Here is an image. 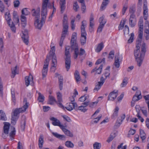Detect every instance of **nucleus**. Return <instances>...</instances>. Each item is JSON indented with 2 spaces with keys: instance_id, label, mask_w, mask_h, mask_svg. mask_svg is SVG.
Instances as JSON below:
<instances>
[{
  "instance_id": "nucleus-55",
  "label": "nucleus",
  "mask_w": 149,
  "mask_h": 149,
  "mask_svg": "<svg viewBox=\"0 0 149 149\" xmlns=\"http://www.w3.org/2000/svg\"><path fill=\"white\" fill-rule=\"evenodd\" d=\"M134 35L133 33H132L131 34V36L129 39L128 40V43H131L133 41Z\"/></svg>"
},
{
  "instance_id": "nucleus-50",
  "label": "nucleus",
  "mask_w": 149,
  "mask_h": 149,
  "mask_svg": "<svg viewBox=\"0 0 149 149\" xmlns=\"http://www.w3.org/2000/svg\"><path fill=\"white\" fill-rule=\"evenodd\" d=\"M79 110L84 112H85L87 110V109L85 108L84 106H83L78 107L77 109L76 108V110Z\"/></svg>"
},
{
  "instance_id": "nucleus-26",
  "label": "nucleus",
  "mask_w": 149,
  "mask_h": 149,
  "mask_svg": "<svg viewBox=\"0 0 149 149\" xmlns=\"http://www.w3.org/2000/svg\"><path fill=\"white\" fill-rule=\"evenodd\" d=\"M138 25L139 26V33L140 31H142V33L143 34V22L142 19H140L139 21Z\"/></svg>"
},
{
  "instance_id": "nucleus-54",
  "label": "nucleus",
  "mask_w": 149,
  "mask_h": 149,
  "mask_svg": "<svg viewBox=\"0 0 149 149\" xmlns=\"http://www.w3.org/2000/svg\"><path fill=\"white\" fill-rule=\"evenodd\" d=\"M134 35L133 33H132L131 34V36L129 39L128 40V43H131L133 41Z\"/></svg>"
},
{
  "instance_id": "nucleus-9",
  "label": "nucleus",
  "mask_w": 149,
  "mask_h": 149,
  "mask_svg": "<svg viewBox=\"0 0 149 149\" xmlns=\"http://www.w3.org/2000/svg\"><path fill=\"white\" fill-rule=\"evenodd\" d=\"M63 31L64 32H68V18L67 15H64L63 20Z\"/></svg>"
},
{
  "instance_id": "nucleus-39",
  "label": "nucleus",
  "mask_w": 149,
  "mask_h": 149,
  "mask_svg": "<svg viewBox=\"0 0 149 149\" xmlns=\"http://www.w3.org/2000/svg\"><path fill=\"white\" fill-rule=\"evenodd\" d=\"M17 68V66H16L13 69H12V74L11 77L12 78L14 77L16 74L18 73H17L16 70Z\"/></svg>"
},
{
  "instance_id": "nucleus-18",
  "label": "nucleus",
  "mask_w": 149,
  "mask_h": 149,
  "mask_svg": "<svg viewBox=\"0 0 149 149\" xmlns=\"http://www.w3.org/2000/svg\"><path fill=\"white\" fill-rule=\"evenodd\" d=\"M25 84L26 86H29L31 81L32 82V83H31V84L32 85L33 84V77L32 75H31V80L30 79V77L29 76H26L25 77Z\"/></svg>"
},
{
  "instance_id": "nucleus-57",
  "label": "nucleus",
  "mask_w": 149,
  "mask_h": 149,
  "mask_svg": "<svg viewBox=\"0 0 149 149\" xmlns=\"http://www.w3.org/2000/svg\"><path fill=\"white\" fill-rule=\"evenodd\" d=\"M72 105L73 104H72V103H69L68 106L66 107L65 108L68 110L70 111H71L73 109Z\"/></svg>"
},
{
  "instance_id": "nucleus-28",
  "label": "nucleus",
  "mask_w": 149,
  "mask_h": 149,
  "mask_svg": "<svg viewBox=\"0 0 149 149\" xmlns=\"http://www.w3.org/2000/svg\"><path fill=\"white\" fill-rule=\"evenodd\" d=\"M128 83V78L127 77H125L124 78L122 83L120 84V86L121 87H125Z\"/></svg>"
},
{
  "instance_id": "nucleus-14",
  "label": "nucleus",
  "mask_w": 149,
  "mask_h": 149,
  "mask_svg": "<svg viewBox=\"0 0 149 149\" xmlns=\"http://www.w3.org/2000/svg\"><path fill=\"white\" fill-rule=\"evenodd\" d=\"M50 120L53 121L52 123L54 125L59 126L61 129L63 126V125L61 124L59 120L54 117H52L51 118Z\"/></svg>"
},
{
  "instance_id": "nucleus-48",
  "label": "nucleus",
  "mask_w": 149,
  "mask_h": 149,
  "mask_svg": "<svg viewBox=\"0 0 149 149\" xmlns=\"http://www.w3.org/2000/svg\"><path fill=\"white\" fill-rule=\"evenodd\" d=\"M3 86L2 82L1 79L0 77V94L1 96L3 95Z\"/></svg>"
},
{
  "instance_id": "nucleus-7",
  "label": "nucleus",
  "mask_w": 149,
  "mask_h": 149,
  "mask_svg": "<svg viewBox=\"0 0 149 149\" xmlns=\"http://www.w3.org/2000/svg\"><path fill=\"white\" fill-rule=\"evenodd\" d=\"M55 48L54 46H53L51 48V49L49 52V54L47 55V56H48V60H49V58H51L52 60H57V58L55 54Z\"/></svg>"
},
{
  "instance_id": "nucleus-46",
  "label": "nucleus",
  "mask_w": 149,
  "mask_h": 149,
  "mask_svg": "<svg viewBox=\"0 0 149 149\" xmlns=\"http://www.w3.org/2000/svg\"><path fill=\"white\" fill-rule=\"evenodd\" d=\"M144 36L146 40L149 39V30L148 29H146L144 31Z\"/></svg>"
},
{
  "instance_id": "nucleus-38",
  "label": "nucleus",
  "mask_w": 149,
  "mask_h": 149,
  "mask_svg": "<svg viewBox=\"0 0 149 149\" xmlns=\"http://www.w3.org/2000/svg\"><path fill=\"white\" fill-rule=\"evenodd\" d=\"M114 64L116 68H119L120 63L119 61V59L118 57L117 58L116 57H115V61Z\"/></svg>"
},
{
  "instance_id": "nucleus-37",
  "label": "nucleus",
  "mask_w": 149,
  "mask_h": 149,
  "mask_svg": "<svg viewBox=\"0 0 149 149\" xmlns=\"http://www.w3.org/2000/svg\"><path fill=\"white\" fill-rule=\"evenodd\" d=\"M74 59H76L79 55V49L77 46L74 47Z\"/></svg>"
},
{
  "instance_id": "nucleus-6",
  "label": "nucleus",
  "mask_w": 149,
  "mask_h": 149,
  "mask_svg": "<svg viewBox=\"0 0 149 149\" xmlns=\"http://www.w3.org/2000/svg\"><path fill=\"white\" fill-rule=\"evenodd\" d=\"M99 21L100 24L97 29V32H101L106 23L107 21L104 19V16L103 15L99 18Z\"/></svg>"
},
{
  "instance_id": "nucleus-41",
  "label": "nucleus",
  "mask_w": 149,
  "mask_h": 149,
  "mask_svg": "<svg viewBox=\"0 0 149 149\" xmlns=\"http://www.w3.org/2000/svg\"><path fill=\"white\" fill-rule=\"evenodd\" d=\"M142 96H138L135 94L132 98V100L134 102L138 101L141 99Z\"/></svg>"
},
{
  "instance_id": "nucleus-19",
  "label": "nucleus",
  "mask_w": 149,
  "mask_h": 149,
  "mask_svg": "<svg viewBox=\"0 0 149 149\" xmlns=\"http://www.w3.org/2000/svg\"><path fill=\"white\" fill-rule=\"evenodd\" d=\"M125 118V114L123 115L120 117V119H119V118H118L117 120V122L116 123L115 126H117L118 127H119L120 126V125L122 124V122L123 121V120Z\"/></svg>"
},
{
  "instance_id": "nucleus-49",
  "label": "nucleus",
  "mask_w": 149,
  "mask_h": 149,
  "mask_svg": "<svg viewBox=\"0 0 149 149\" xmlns=\"http://www.w3.org/2000/svg\"><path fill=\"white\" fill-rule=\"evenodd\" d=\"M136 10L135 6V5H134L131 7L130 8V13H131L132 14H134Z\"/></svg>"
},
{
  "instance_id": "nucleus-60",
  "label": "nucleus",
  "mask_w": 149,
  "mask_h": 149,
  "mask_svg": "<svg viewBox=\"0 0 149 149\" xmlns=\"http://www.w3.org/2000/svg\"><path fill=\"white\" fill-rule=\"evenodd\" d=\"M11 28V30L12 31L15 33V26L14 24L13 23V22H12V24H10V25H9Z\"/></svg>"
},
{
  "instance_id": "nucleus-53",
  "label": "nucleus",
  "mask_w": 149,
  "mask_h": 149,
  "mask_svg": "<svg viewBox=\"0 0 149 149\" xmlns=\"http://www.w3.org/2000/svg\"><path fill=\"white\" fill-rule=\"evenodd\" d=\"M102 65H101L98 68H97L96 72L95 73V74L97 73L98 74H100L102 72Z\"/></svg>"
},
{
  "instance_id": "nucleus-56",
  "label": "nucleus",
  "mask_w": 149,
  "mask_h": 149,
  "mask_svg": "<svg viewBox=\"0 0 149 149\" xmlns=\"http://www.w3.org/2000/svg\"><path fill=\"white\" fill-rule=\"evenodd\" d=\"M102 86L101 84L98 83V84L95 86L94 88L93 91H98L101 88V86Z\"/></svg>"
},
{
  "instance_id": "nucleus-59",
  "label": "nucleus",
  "mask_w": 149,
  "mask_h": 149,
  "mask_svg": "<svg viewBox=\"0 0 149 149\" xmlns=\"http://www.w3.org/2000/svg\"><path fill=\"white\" fill-rule=\"evenodd\" d=\"M79 8V6L77 1L75 2L73 5V9L75 11H77Z\"/></svg>"
},
{
  "instance_id": "nucleus-3",
  "label": "nucleus",
  "mask_w": 149,
  "mask_h": 149,
  "mask_svg": "<svg viewBox=\"0 0 149 149\" xmlns=\"http://www.w3.org/2000/svg\"><path fill=\"white\" fill-rule=\"evenodd\" d=\"M40 8H38L36 10L33 9L31 11L32 15L35 17L34 25L36 28L39 30L41 29L42 26V23L40 21Z\"/></svg>"
},
{
  "instance_id": "nucleus-11",
  "label": "nucleus",
  "mask_w": 149,
  "mask_h": 149,
  "mask_svg": "<svg viewBox=\"0 0 149 149\" xmlns=\"http://www.w3.org/2000/svg\"><path fill=\"white\" fill-rule=\"evenodd\" d=\"M136 19L135 15L134 14H131L129 19V24L132 27H134L136 25Z\"/></svg>"
},
{
  "instance_id": "nucleus-2",
  "label": "nucleus",
  "mask_w": 149,
  "mask_h": 149,
  "mask_svg": "<svg viewBox=\"0 0 149 149\" xmlns=\"http://www.w3.org/2000/svg\"><path fill=\"white\" fill-rule=\"evenodd\" d=\"M25 104L21 108L16 109L13 111V114L12 116L11 123L13 125H15L16 123V122L18 118V114L20 113H23L24 112L26 109L28 108V103L27 102L26 98H24V101Z\"/></svg>"
},
{
  "instance_id": "nucleus-51",
  "label": "nucleus",
  "mask_w": 149,
  "mask_h": 149,
  "mask_svg": "<svg viewBox=\"0 0 149 149\" xmlns=\"http://www.w3.org/2000/svg\"><path fill=\"white\" fill-rule=\"evenodd\" d=\"M101 146V144L97 142H95L93 144L94 149H100Z\"/></svg>"
},
{
  "instance_id": "nucleus-20",
  "label": "nucleus",
  "mask_w": 149,
  "mask_h": 149,
  "mask_svg": "<svg viewBox=\"0 0 149 149\" xmlns=\"http://www.w3.org/2000/svg\"><path fill=\"white\" fill-rule=\"evenodd\" d=\"M57 65V60H52V64L51 70L52 72H54L56 70Z\"/></svg>"
},
{
  "instance_id": "nucleus-17",
  "label": "nucleus",
  "mask_w": 149,
  "mask_h": 149,
  "mask_svg": "<svg viewBox=\"0 0 149 149\" xmlns=\"http://www.w3.org/2000/svg\"><path fill=\"white\" fill-rule=\"evenodd\" d=\"M3 123L4 124L3 128L4 133L6 134H8V133L10 124L6 122H4Z\"/></svg>"
},
{
  "instance_id": "nucleus-1",
  "label": "nucleus",
  "mask_w": 149,
  "mask_h": 149,
  "mask_svg": "<svg viewBox=\"0 0 149 149\" xmlns=\"http://www.w3.org/2000/svg\"><path fill=\"white\" fill-rule=\"evenodd\" d=\"M138 37L137 38L136 43V49L134 51V56L136 60L137 65L139 67H140L142 63L144 57L146 52V44L143 43L141 47V50L140 52V46L141 42L142 39L143 37V34L142 31H140L139 33Z\"/></svg>"
},
{
  "instance_id": "nucleus-61",
  "label": "nucleus",
  "mask_w": 149,
  "mask_h": 149,
  "mask_svg": "<svg viewBox=\"0 0 149 149\" xmlns=\"http://www.w3.org/2000/svg\"><path fill=\"white\" fill-rule=\"evenodd\" d=\"M11 93L12 94V100L14 103V104L15 105V94L14 92L12 91H11Z\"/></svg>"
},
{
  "instance_id": "nucleus-58",
  "label": "nucleus",
  "mask_w": 149,
  "mask_h": 149,
  "mask_svg": "<svg viewBox=\"0 0 149 149\" xmlns=\"http://www.w3.org/2000/svg\"><path fill=\"white\" fill-rule=\"evenodd\" d=\"M58 101V102H61L62 101V95L60 93H57Z\"/></svg>"
},
{
  "instance_id": "nucleus-63",
  "label": "nucleus",
  "mask_w": 149,
  "mask_h": 149,
  "mask_svg": "<svg viewBox=\"0 0 149 149\" xmlns=\"http://www.w3.org/2000/svg\"><path fill=\"white\" fill-rule=\"evenodd\" d=\"M140 112L139 111H138V113L136 115V116L138 117V119L141 121V122H143L144 121V119L140 115Z\"/></svg>"
},
{
  "instance_id": "nucleus-13",
  "label": "nucleus",
  "mask_w": 149,
  "mask_h": 149,
  "mask_svg": "<svg viewBox=\"0 0 149 149\" xmlns=\"http://www.w3.org/2000/svg\"><path fill=\"white\" fill-rule=\"evenodd\" d=\"M77 34L76 33L74 32L72 35L71 40V47L72 49H74V47L77 46V44L75 42V41L74 40L77 37Z\"/></svg>"
},
{
  "instance_id": "nucleus-31",
  "label": "nucleus",
  "mask_w": 149,
  "mask_h": 149,
  "mask_svg": "<svg viewBox=\"0 0 149 149\" xmlns=\"http://www.w3.org/2000/svg\"><path fill=\"white\" fill-rule=\"evenodd\" d=\"M43 143V138L42 135H40L39 139V146L40 148H41L42 147Z\"/></svg>"
},
{
  "instance_id": "nucleus-35",
  "label": "nucleus",
  "mask_w": 149,
  "mask_h": 149,
  "mask_svg": "<svg viewBox=\"0 0 149 149\" xmlns=\"http://www.w3.org/2000/svg\"><path fill=\"white\" fill-rule=\"evenodd\" d=\"M140 136L142 141L144 140L146 138V134L144 131L142 130H140Z\"/></svg>"
},
{
  "instance_id": "nucleus-21",
  "label": "nucleus",
  "mask_w": 149,
  "mask_h": 149,
  "mask_svg": "<svg viewBox=\"0 0 149 149\" xmlns=\"http://www.w3.org/2000/svg\"><path fill=\"white\" fill-rule=\"evenodd\" d=\"M62 131L67 136H69L70 137H72L73 136V134L70 132L65 128V127L63 126V127L61 128Z\"/></svg>"
},
{
  "instance_id": "nucleus-62",
  "label": "nucleus",
  "mask_w": 149,
  "mask_h": 149,
  "mask_svg": "<svg viewBox=\"0 0 149 149\" xmlns=\"http://www.w3.org/2000/svg\"><path fill=\"white\" fill-rule=\"evenodd\" d=\"M4 6L2 2L0 0V11L2 12L3 11Z\"/></svg>"
},
{
  "instance_id": "nucleus-44",
  "label": "nucleus",
  "mask_w": 149,
  "mask_h": 149,
  "mask_svg": "<svg viewBox=\"0 0 149 149\" xmlns=\"http://www.w3.org/2000/svg\"><path fill=\"white\" fill-rule=\"evenodd\" d=\"M5 17L7 21L8 22V24L9 25H10V21L11 20L10 16V14L8 13V15H7L6 14L5 15Z\"/></svg>"
},
{
  "instance_id": "nucleus-30",
  "label": "nucleus",
  "mask_w": 149,
  "mask_h": 149,
  "mask_svg": "<svg viewBox=\"0 0 149 149\" xmlns=\"http://www.w3.org/2000/svg\"><path fill=\"white\" fill-rule=\"evenodd\" d=\"M74 75L76 81L77 82L80 81L81 79L78 70H76L75 71Z\"/></svg>"
},
{
  "instance_id": "nucleus-27",
  "label": "nucleus",
  "mask_w": 149,
  "mask_h": 149,
  "mask_svg": "<svg viewBox=\"0 0 149 149\" xmlns=\"http://www.w3.org/2000/svg\"><path fill=\"white\" fill-rule=\"evenodd\" d=\"M7 120V118L5 113L1 110H0V120L5 121Z\"/></svg>"
},
{
  "instance_id": "nucleus-33",
  "label": "nucleus",
  "mask_w": 149,
  "mask_h": 149,
  "mask_svg": "<svg viewBox=\"0 0 149 149\" xmlns=\"http://www.w3.org/2000/svg\"><path fill=\"white\" fill-rule=\"evenodd\" d=\"M52 134L56 138L62 139L63 138H65V136L64 135L59 134L57 133L52 132Z\"/></svg>"
},
{
  "instance_id": "nucleus-8",
  "label": "nucleus",
  "mask_w": 149,
  "mask_h": 149,
  "mask_svg": "<svg viewBox=\"0 0 149 149\" xmlns=\"http://www.w3.org/2000/svg\"><path fill=\"white\" fill-rule=\"evenodd\" d=\"M23 35L22 38L23 42L27 45L29 43V35L28 31L26 29H24V31L22 32Z\"/></svg>"
},
{
  "instance_id": "nucleus-10",
  "label": "nucleus",
  "mask_w": 149,
  "mask_h": 149,
  "mask_svg": "<svg viewBox=\"0 0 149 149\" xmlns=\"http://www.w3.org/2000/svg\"><path fill=\"white\" fill-rule=\"evenodd\" d=\"M65 65L67 71H68L70 69L71 63V56H65Z\"/></svg>"
},
{
  "instance_id": "nucleus-43",
  "label": "nucleus",
  "mask_w": 149,
  "mask_h": 149,
  "mask_svg": "<svg viewBox=\"0 0 149 149\" xmlns=\"http://www.w3.org/2000/svg\"><path fill=\"white\" fill-rule=\"evenodd\" d=\"M39 96L38 97V100L40 102H42L44 100L45 97L42 95L40 93H38Z\"/></svg>"
},
{
  "instance_id": "nucleus-24",
  "label": "nucleus",
  "mask_w": 149,
  "mask_h": 149,
  "mask_svg": "<svg viewBox=\"0 0 149 149\" xmlns=\"http://www.w3.org/2000/svg\"><path fill=\"white\" fill-rule=\"evenodd\" d=\"M67 32H64L63 31H62L59 42V45L61 47L62 46L63 41L65 39Z\"/></svg>"
},
{
  "instance_id": "nucleus-32",
  "label": "nucleus",
  "mask_w": 149,
  "mask_h": 149,
  "mask_svg": "<svg viewBox=\"0 0 149 149\" xmlns=\"http://www.w3.org/2000/svg\"><path fill=\"white\" fill-rule=\"evenodd\" d=\"M81 32H86L85 30V26L87 25L86 21L85 20H83L81 22Z\"/></svg>"
},
{
  "instance_id": "nucleus-29",
  "label": "nucleus",
  "mask_w": 149,
  "mask_h": 149,
  "mask_svg": "<svg viewBox=\"0 0 149 149\" xmlns=\"http://www.w3.org/2000/svg\"><path fill=\"white\" fill-rule=\"evenodd\" d=\"M104 47V44L103 42H101L97 46L95 49L96 52H100L103 49Z\"/></svg>"
},
{
  "instance_id": "nucleus-22",
  "label": "nucleus",
  "mask_w": 149,
  "mask_h": 149,
  "mask_svg": "<svg viewBox=\"0 0 149 149\" xmlns=\"http://www.w3.org/2000/svg\"><path fill=\"white\" fill-rule=\"evenodd\" d=\"M65 0H60V4L61 6V12L63 13L65 8Z\"/></svg>"
},
{
  "instance_id": "nucleus-25",
  "label": "nucleus",
  "mask_w": 149,
  "mask_h": 149,
  "mask_svg": "<svg viewBox=\"0 0 149 149\" xmlns=\"http://www.w3.org/2000/svg\"><path fill=\"white\" fill-rule=\"evenodd\" d=\"M49 100L48 103L50 105H53L54 102H56L54 97L49 95Z\"/></svg>"
},
{
  "instance_id": "nucleus-5",
  "label": "nucleus",
  "mask_w": 149,
  "mask_h": 149,
  "mask_svg": "<svg viewBox=\"0 0 149 149\" xmlns=\"http://www.w3.org/2000/svg\"><path fill=\"white\" fill-rule=\"evenodd\" d=\"M48 56H46L43 68L42 70V78L45 77L48 72V67L49 63V60H48Z\"/></svg>"
},
{
  "instance_id": "nucleus-45",
  "label": "nucleus",
  "mask_w": 149,
  "mask_h": 149,
  "mask_svg": "<svg viewBox=\"0 0 149 149\" xmlns=\"http://www.w3.org/2000/svg\"><path fill=\"white\" fill-rule=\"evenodd\" d=\"M12 129L13 130L10 133L9 135L11 137L13 138L15 135L16 131L15 128L14 127H12Z\"/></svg>"
},
{
  "instance_id": "nucleus-23",
  "label": "nucleus",
  "mask_w": 149,
  "mask_h": 149,
  "mask_svg": "<svg viewBox=\"0 0 149 149\" xmlns=\"http://www.w3.org/2000/svg\"><path fill=\"white\" fill-rule=\"evenodd\" d=\"M109 2V0H103L100 7V10H103L105 9Z\"/></svg>"
},
{
  "instance_id": "nucleus-4",
  "label": "nucleus",
  "mask_w": 149,
  "mask_h": 149,
  "mask_svg": "<svg viewBox=\"0 0 149 149\" xmlns=\"http://www.w3.org/2000/svg\"><path fill=\"white\" fill-rule=\"evenodd\" d=\"M47 3L45 2H43L42 3L41 11V18L40 20L41 22L42 23V26L45 22V20L46 17Z\"/></svg>"
},
{
  "instance_id": "nucleus-12",
  "label": "nucleus",
  "mask_w": 149,
  "mask_h": 149,
  "mask_svg": "<svg viewBox=\"0 0 149 149\" xmlns=\"http://www.w3.org/2000/svg\"><path fill=\"white\" fill-rule=\"evenodd\" d=\"M118 95V91L116 92L115 91L111 92L108 96V100L113 101L116 98Z\"/></svg>"
},
{
  "instance_id": "nucleus-34",
  "label": "nucleus",
  "mask_w": 149,
  "mask_h": 149,
  "mask_svg": "<svg viewBox=\"0 0 149 149\" xmlns=\"http://www.w3.org/2000/svg\"><path fill=\"white\" fill-rule=\"evenodd\" d=\"M116 134L115 133H112L110 135V136L107 139V142L109 143L111 141H112L114 138L116 136Z\"/></svg>"
},
{
  "instance_id": "nucleus-64",
  "label": "nucleus",
  "mask_w": 149,
  "mask_h": 149,
  "mask_svg": "<svg viewBox=\"0 0 149 149\" xmlns=\"http://www.w3.org/2000/svg\"><path fill=\"white\" fill-rule=\"evenodd\" d=\"M127 6L125 5H124L123 6V8L122 9V13L123 15H124L127 9Z\"/></svg>"
},
{
  "instance_id": "nucleus-15",
  "label": "nucleus",
  "mask_w": 149,
  "mask_h": 149,
  "mask_svg": "<svg viewBox=\"0 0 149 149\" xmlns=\"http://www.w3.org/2000/svg\"><path fill=\"white\" fill-rule=\"evenodd\" d=\"M86 32H81V42L82 45H84L86 43Z\"/></svg>"
},
{
  "instance_id": "nucleus-47",
  "label": "nucleus",
  "mask_w": 149,
  "mask_h": 149,
  "mask_svg": "<svg viewBox=\"0 0 149 149\" xmlns=\"http://www.w3.org/2000/svg\"><path fill=\"white\" fill-rule=\"evenodd\" d=\"M126 21V20H124L123 22L121 21L120 22V24L118 26V29L119 30L123 29L125 24Z\"/></svg>"
},
{
  "instance_id": "nucleus-52",
  "label": "nucleus",
  "mask_w": 149,
  "mask_h": 149,
  "mask_svg": "<svg viewBox=\"0 0 149 149\" xmlns=\"http://www.w3.org/2000/svg\"><path fill=\"white\" fill-rule=\"evenodd\" d=\"M109 56L108 57V58L111 59H113L114 57V52L113 50L111 51L109 54Z\"/></svg>"
},
{
  "instance_id": "nucleus-40",
  "label": "nucleus",
  "mask_w": 149,
  "mask_h": 149,
  "mask_svg": "<svg viewBox=\"0 0 149 149\" xmlns=\"http://www.w3.org/2000/svg\"><path fill=\"white\" fill-rule=\"evenodd\" d=\"M70 47L69 46H67L65 47V56H71L69 52Z\"/></svg>"
},
{
  "instance_id": "nucleus-36",
  "label": "nucleus",
  "mask_w": 149,
  "mask_h": 149,
  "mask_svg": "<svg viewBox=\"0 0 149 149\" xmlns=\"http://www.w3.org/2000/svg\"><path fill=\"white\" fill-rule=\"evenodd\" d=\"M65 146L68 148H73L74 146V144L70 141H67L65 143Z\"/></svg>"
},
{
  "instance_id": "nucleus-42",
  "label": "nucleus",
  "mask_w": 149,
  "mask_h": 149,
  "mask_svg": "<svg viewBox=\"0 0 149 149\" xmlns=\"http://www.w3.org/2000/svg\"><path fill=\"white\" fill-rule=\"evenodd\" d=\"M22 15H27L29 13V12L27 8H24L22 9Z\"/></svg>"
},
{
  "instance_id": "nucleus-16",
  "label": "nucleus",
  "mask_w": 149,
  "mask_h": 149,
  "mask_svg": "<svg viewBox=\"0 0 149 149\" xmlns=\"http://www.w3.org/2000/svg\"><path fill=\"white\" fill-rule=\"evenodd\" d=\"M26 124V117L25 116H22L21 121V127L22 130L24 131Z\"/></svg>"
}]
</instances>
